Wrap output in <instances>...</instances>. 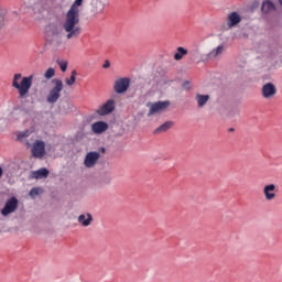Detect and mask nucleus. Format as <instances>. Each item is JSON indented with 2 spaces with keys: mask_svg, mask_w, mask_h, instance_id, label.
<instances>
[{
  "mask_svg": "<svg viewBox=\"0 0 282 282\" xmlns=\"http://www.w3.org/2000/svg\"><path fill=\"white\" fill-rule=\"evenodd\" d=\"M83 1L85 0H75L73 2L64 17L62 28L56 26L53 29V36L61 37L65 34L67 41H72V39H78L83 34V28H80Z\"/></svg>",
  "mask_w": 282,
  "mask_h": 282,
  "instance_id": "1",
  "label": "nucleus"
},
{
  "mask_svg": "<svg viewBox=\"0 0 282 282\" xmlns=\"http://www.w3.org/2000/svg\"><path fill=\"white\" fill-rule=\"evenodd\" d=\"M32 80H34V76H25L17 73L13 75L12 87L17 89L20 98H28V94H30V89H32Z\"/></svg>",
  "mask_w": 282,
  "mask_h": 282,
  "instance_id": "2",
  "label": "nucleus"
},
{
  "mask_svg": "<svg viewBox=\"0 0 282 282\" xmlns=\"http://www.w3.org/2000/svg\"><path fill=\"white\" fill-rule=\"evenodd\" d=\"M53 87L50 89L47 96H46V102L48 105H55V102H58V99L61 98V94L63 91V80L58 78L52 79Z\"/></svg>",
  "mask_w": 282,
  "mask_h": 282,
  "instance_id": "3",
  "label": "nucleus"
},
{
  "mask_svg": "<svg viewBox=\"0 0 282 282\" xmlns=\"http://www.w3.org/2000/svg\"><path fill=\"white\" fill-rule=\"evenodd\" d=\"M171 106V101H156V102H148L147 107L149 109L148 118L151 116H155V113H162L165 109H169Z\"/></svg>",
  "mask_w": 282,
  "mask_h": 282,
  "instance_id": "4",
  "label": "nucleus"
},
{
  "mask_svg": "<svg viewBox=\"0 0 282 282\" xmlns=\"http://www.w3.org/2000/svg\"><path fill=\"white\" fill-rule=\"evenodd\" d=\"M18 208H19V199L13 196L4 203V206L0 213L2 217H10L12 213H17Z\"/></svg>",
  "mask_w": 282,
  "mask_h": 282,
  "instance_id": "5",
  "label": "nucleus"
},
{
  "mask_svg": "<svg viewBox=\"0 0 282 282\" xmlns=\"http://www.w3.org/2000/svg\"><path fill=\"white\" fill-rule=\"evenodd\" d=\"M226 52V45L220 44L213 48L209 53L199 55L200 61L206 62V61H217L219 56H221Z\"/></svg>",
  "mask_w": 282,
  "mask_h": 282,
  "instance_id": "6",
  "label": "nucleus"
},
{
  "mask_svg": "<svg viewBox=\"0 0 282 282\" xmlns=\"http://www.w3.org/2000/svg\"><path fill=\"white\" fill-rule=\"evenodd\" d=\"M100 160V152L98 151H90L86 153L84 158V166L86 169H94L98 161Z\"/></svg>",
  "mask_w": 282,
  "mask_h": 282,
  "instance_id": "7",
  "label": "nucleus"
},
{
  "mask_svg": "<svg viewBox=\"0 0 282 282\" xmlns=\"http://www.w3.org/2000/svg\"><path fill=\"white\" fill-rule=\"evenodd\" d=\"M31 153L37 160L45 158V141L36 140L31 148Z\"/></svg>",
  "mask_w": 282,
  "mask_h": 282,
  "instance_id": "8",
  "label": "nucleus"
},
{
  "mask_svg": "<svg viewBox=\"0 0 282 282\" xmlns=\"http://www.w3.org/2000/svg\"><path fill=\"white\" fill-rule=\"evenodd\" d=\"M115 109H116V101L113 99H109L107 102L101 105L96 110V113L98 116H109V113H113Z\"/></svg>",
  "mask_w": 282,
  "mask_h": 282,
  "instance_id": "9",
  "label": "nucleus"
},
{
  "mask_svg": "<svg viewBox=\"0 0 282 282\" xmlns=\"http://www.w3.org/2000/svg\"><path fill=\"white\" fill-rule=\"evenodd\" d=\"M261 94L267 100H271L276 96V86L272 83H267L262 86Z\"/></svg>",
  "mask_w": 282,
  "mask_h": 282,
  "instance_id": "10",
  "label": "nucleus"
},
{
  "mask_svg": "<svg viewBox=\"0 0 282 282\" xmlns=\"http://www.w3.org/2000/svg\"><path fill=\"white\" fill-rule=\"evenodd\" d=\"M239 23H241V15L237 12H231L227 17V23L224 28H225V30H230V28H237V25H239Z\"/></svg>",
  "mask_w": 282,
  "mask_h": 282,
  "instance_id": "11",
  "label": "nucleus"
},
{
  "mask_svg": "<svg viewBox=\"0 0 282 282\" xmlns=\"http://www.w3.org/2000/svg\"><path fill=\"white\" fill-rule=\"evenodd\" d=\"M130 80L129 78H120L115 82L116 94H124L129 89Z\"/></svg>",
  "mask_w": 282,
  "mask_h": 282,
  "instance_id": "12",
  "label": "nucleus"
},
{
  "mask_svg": "<svg viewBox=\"0 0 282 282\" xmlns=\"http://www.w3.org/2000/svg\"><path fill=\"white\" fill-rule=\"evenodd\" d=\"M109 129V123L105 121H96L91 124V131L95 135H100Z\"/></svg>",
  "mask_w": 282,
  "mask_h": 282,
  "instance_id": "13",
  "label": "nucleus"
},
{
  "mask_svg": "<svg viewBox=\"0 0 282 282\" xmlns=\"http://www.w3.org/2000/svg\"><path fill=\"white\" fill-rule=\"evenodd\" d=\"M263 195L267 202H272L276 197V185L268 184L263 187Z\"/></svg>",
  "mask_w": 282,
  "mask_h": 282,
  "instance_id": "14",
  "label": "nucleus"
},
{
  "mask_svg": "<svg viewBox=\"0 0 282 282\" xmlns=\"http://www.w3.org/2000/svg\"><path fill=\"white\" fill-rule=\"evenodd\" d=\"M90 7L93 14H102L105 12V1L102 0H91Z\"/></svg>",
  "mask_w": 282,
  "mask_h": 282,
  "instance_id": "15",
  "label": "nucleus"
},
{
  "mask_svg": "<svg viewBox=\"0 0 282 282\" xmlns=\"http://www.w3.org/2000/svg\"><path fill=\"white\" fill-rule=\"evenodd\" d=\"M77 221L78 224H80V226H84V228H87L91 226V221H94V216H91L90 213L80 214L77 217Z\"/></svg>",
  "mask_w": 282,
  "mask_h": 282,
  "instance_id": "16",
  "label": "nucleus"
},
{
  "mask_svg": "<svg viewBox=\"0 0 282 282\" xmlns=\"http://www.w3.org/2000/svg\"><path fill=\"white\" fill-rule=\"evenodd\" d=\"M30 135H32V130H23L17 133V140L25 144V147H32V144H30V141H28V138H30Z\"/></svg>",
  "mask_w": 282,
  "mask_h": 282,
  "instance_id": "17",
  "label": "nucleus"
},
{
  "mask_svg": "<svg viewBox=\"0 0 282 282\" xmlns=\"http://www.w3.org/2000/svg\"><path fill=\"white\" fill-rule=\"evenodd\" d=\"M47 175H50V171H47V169L42 167L40 170L33 171L31 173V178L32 180H45V177H47Z\"/></svg>",
  "mask_w": 282,
  "mask_h": 282,
  "instance_id": "18",
  "label": "nucleus"
},
{
  "mask_svg": "<svg viewBox=\"0 0 282 282\" xmlns=\"http://www.w3.org/2000/svg\"><path fill=\"white\" fill-rule=\"evenodd\" d=\"M195 100L197 102L198 109H202V108L206 107V104L208 102V100H210V96L196 94Z\"/></svg>",
  "mask_w": 282,
  "mask_h": 282,
  "instance_id": "19",
  "label": "nucleus"
},
{
  "mask_svg": "<svg viewBox=\"0 0 282 282\" xmlns=\"http://www.w3.org/2000/svg\"><path fill=\"white\" fill-rule=\"evenodd\" d=\"M175 122L173 121H166L163 124H161L160 127H158L154 130V133H166V131H169V129H172L174 127Z\"/></svg>",
  "mask_w": 282,
  "mask_h": 282,
  "instance_id": "20",
  "label": "nucleus"
},
{
  "mask_svg": "<svg viewBox=\"0 0 282 282\" xmlns=\"http://www.w3.org/2000/svg\"><path fill=\"white\" fill-rule=\"evenodd\" d=\"M188 54V51L182 46H180L177 48V52L174 54V59L175 61H182V58H184V56H186Z\"/></svg>",
  "mask_w": 282,
  "mask_h": 282,
  "instance_id": "21",
  "label": "nucleus"
},
{
  "mask_svg": "<svg viewBox=\"0 0 282 282\" xmlns=\"http://www.w3.org/2000/svg\"><path fill=\"white\" fill-rule=\"evenodd\" d=\"M76 76H78V73L73 70L70 77L65 79V85H67V87L74 86L76 84Z\"/></svg>",
  "mask_w": 282,
  "mask_h": 282,
  "instance_id": "22",
  "label": "nucleus"
},
{
  "mask_svg": "<svg viewBox=\"0 0 282 282\" xmlns=\"http://www.w3.org/2000/svg\"><path fill=\"white\" fill-rule=\"evenodd\" d=\"M29 195L32 199H36L39 195H43V189L41 187H33L30 192Z\"/></svg>",
  "mask_w": 282,
  "mask_h": 282,
  "instance_id": "23",
  "label": "nucleus"
},
{
  "mask_svg": "<svg viewBox=\"0 0 282 282\" xmlns=\"http://www.w3.org/2000/svg\"><path fill=\"white\" fill-rule=\"evenodd\" d=\"M274 10V3L270 0H267L262 3V12H272Z\"/></svg>",
  "mask_w": 282,
  "mask_h": 282,
  "instance_id": "24",
  "label": "nucleus"
},
{
  "mask_svg": "<svg viewBox=\"0 0 282 282\" xmlns=\"http://www.w3.org/2000/svg\"><path fill=\"white\" fill-rule=\"evenodd\" d=\"M55 75L56 70L54 68H48L44 74V78H46V80H50L51 78H54Z\"/></svg>",
  "mask_w": 282,
  "mask_h": 282,
  "instance_id": "25",
  "label": "nucleus"
},
{
  "mask_svg": "<svg viewBox=\"0 0 282 282\" xmlns=\"http://www.w3.org/2000/svg\"><path fill=\"white\" fill-rule=\"evenodd\" d=\"M59 67L62 72H67V62H59Z\"/></svg>",
  "mask_w": 282,
  "mask_h": 282,
  "instance_id": "26",
  "label": "nucleus"
},
{
  "mask_svg": "<svg viewBox=\"0 0 282 282\" xmlns=\"http://www.w3.org/2000/svg\"><path fill=\"white\" fill-rule=\"evenodd\" d=\"M109 67H111V62L109 59H106L102 64V68L104 69H109Z\"/></svg>",
  "mask_w": 282,
  "mask_h": 282,
  "instance_id": "27",
  "label": "nucleus"
},
{
  "mask_svg": "<svg viewBox=\"0 0 282 282\" xmlns=\"http://www.w3.org/2000/svg\"><path fill=\"white\" fill-rule=\"evenodd\" d=\"M15 112L19 113L20 116L23 113V111L15 109Z\"/></svg>",
  "mask_w": 282,
  "mask_h": 282,
  "instance_id": "28",
  "label": "nucleus"
},
{
  "mask_svg": "<svg viewBox=\"0 0 282 282\" xmlns=\"http://www.w3.org/2000/svg\"><path fill=\"white\" fill-rule=\"evenodd\" d=\"M3 175V169L0 167V177Z\"/></svg>",
  "mask_w": 282,
  "mask_h": 282,
  "instance_id": "29",
  "label": "nucleus"
},
{
  "mask_svg": "<svg viewBox=\"0 0 282 282\" xmlns=\"http://www.w3.org/2000/svg\"><path fill=\"white\" fill-rule=\"evenodd\" d=\"M229 131H235L234 129H229Z\"/></svg>",
  "mask_w": 282,
  "mask_h": 282,
  "instance_id": "30",
  "label": "nucleus"
}]
</instances>
